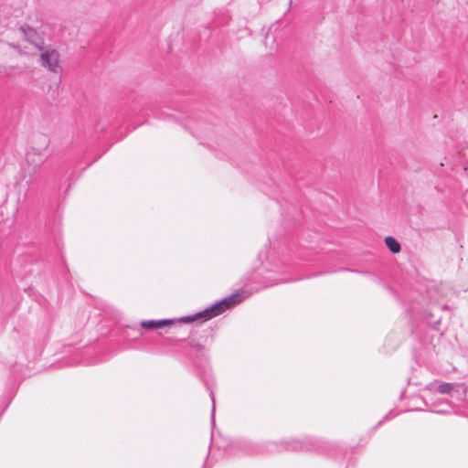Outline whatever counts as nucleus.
Masks as SVG:
<instances>
[{"mask_svg":"<svg viewBox=\"0 0 468 468\" xmlns=\"http://www.w3.org/2000/svg\"><path fill=\"white\" fill-rule=\"evenodd\" d=\"M243 300L242 292H234L230 295L223 298L220 301L216 302L210 306L205 308L202 311H199L194 314L183 316L179 319V322L190 324L197 320H202L203 322L208 321L221 314L225 311L231 309L235 305L240 303Z\"/></svg>","mask_w":468,"mask_h":468,"instance_id":"nucleus-1","label":"nucleus"},{"mask_svg":"<svg viewBox=\"0 0 468 468\" xmlns=\"http://www.w3.org/2000/svg\"><path fill=\"white\" fill-rule=\"evenodd\" d=\"M324 444V442L319 440L307 437L303 440L290 439L282 441L279 444L271 442L268 449L270 451H276L280 448L292 451H314L322 449Z\"/></svg>","mask_w":468,"mask_h":468,"instance_id":"nucleus-2","label":"nucleus"},{"mask_svg":"<svg viewBox=\"0 0 468 468\" xmlns=\"http://www.w3.org/2000/svg\"><path fill=\"white\" fill-rule=\"evenodd\" d=\"M40 63L54 73H58L62 69L59 63V54L53 48L46 49L40 54Z\"/></svg>","mask_w":468,"mask_h":468,"instance_id":"nucleus-3","label":"nucleus"},{"mask_svg":"<svg viewBox=\"0 0 468 468\" xmlns=\"http://www.w3.org/2000/svg\"><path fill=\"white\" fill-rule=\"evenodd\" d=\"M173 319H161V320H146L142 321L140 325L144 329L147 330H154L158 328H163L165 326L172 325L174 324Z\"/></svg>","mask_w":468,"mask_h":468,"instance_id":"nucleus-4","label":"nucleus"},{"mask_svg":"<svg viewBox=\"0 0 468 468\" xmlns=\"http://www.w3.org/2000/svg\"><path fill=\"white\" fill-rule=\"evenodd\" d=\"M49 138L44 133L34 134L30 141V145L40 147L42 150L48 149Z\"/></svg>","mask_w":468,"mask_h":468,"instance_id":"nucleus-5","label":"nucleus"},{"mask_svg":"<svg viewBox=\"0 0 468 468\" xmlns=\"http://www.w3.org/2000/svg\"><path fill=\"white\" fill-rule=\"evenodd\" d=\"M26 154H31L32 155H40V162H46L50 155L48 149L42 150L40 147L35 145H29Z\"/></svg>","mask_w":468,"mask_h":468,"instance_id":"nucleus-6","label":"nucleus"},{"mask_svg":"<svg viewBox=\"0 0 468 468\" xmlns=\"http://www.w3.org/2000/svg\"><path fill=\"white\" fill-rule=\"evenodd\" d=\"M385 244L392 253H399L400 251V244L395 238L391 236L385 238Z\"/></svg>","mask_w":468,"mask_h":468,"instance_id":"nucleus-7","label":"nucleus"},{"mask_svg":"<svg viewBox=\"0 0 468 468\" xmlns=\"http://www.w3.org/2000/svg\"><path fill=\"white\" fill-rule=\"evenodd\" d=\"M26 161L28 165L33 167L35 172L37 168L40 167L45 162H40V155H32L31 154H26Z\"/></svg>","mask_w":468,"mask_h":468,"instance_id":"nucleus-8","label":"nucleus"},{"mask_svg":"<svg viewBox=\"0 0 468 468\" xmlns=\"http://www.w3.org/2000/svg\"><path fill=\"white\" fill-rule=\"evenodd\" d=\"M22 31L24 32L26 37L27 38V40L31 43V44H34L35 46H37V34L36 32V30H34L33 28L29 27H21Z\"/></svg>","mask_w":468,"mask_h":468,"instance_id":"nucleus-9","label":"nucleus"},{"mask_svg":"<svg viewBox=\"0 0 468 468\" xmlns=\"http://www.w3.org/2000/svg\"><path fill=\"white\" fill-rule=\"evenodd\" d=\"M453 388V384L452 383H441L438 386L437 391L441 394H449Z\"/></svg>","mask_w":468,"mask_h":468,"instance_id":"nucleus-10","label":"nucleus"},{"mask_svg":"<svg viewBox=\"0 0 468 468\" xmlns=\"http://www.w3.org/2000/svg\"><path fill=\"white\" fill-rule=\"evenodd\" d=\"M206 386H207V388L209 390V396H210L211 400H212L211 420H212V422H214V413H215V396H214V393H213L212 389L209 388L208 383H207V382H206Z\"/></svg>","mask_w":468,"mask_h":468,"instance_id":"nucleus-11","label":"nucleus"},{"mask_svg":"<svg viewBox=\"0 0 468 468\" xmlns=\"http://www.w3.org/2000/svg\"><path fill=\"white\" fill-rule=\"evenodd\" d=\"M430 411L431 412H437V413H444L445 411L444 410H433V409H431Z\"/></svg>","mask_w":468,"mask_h":468,"instance_id":"nucleus-12","label":"nucleus"},{"mask_svg":"<svg viewBox=\"0 0 468 468\" xmlns=\"http://www.w3.org/2000/svg\"><path fill=\"white\" fill-rule=\"evenodd\" d=\"M259 258H260L261 260L262 259V254H261V253L259 255Z\"/></svg>","mask_w":468,"mask_h":468,"instance_id":"nucleus-13","label":"nucleus"}]
</instances>
